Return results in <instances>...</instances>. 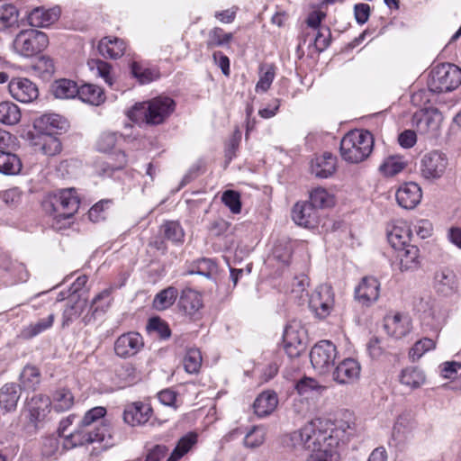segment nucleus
Instances as JSON below:
<instances>
[{"mask_svg": "<svg viewBox=\"0 0 461 461\" xmlns=\"http://www.w3.org/2000/svg\"><path fill=\"white\" fill-rule=\"evenodd\" d=\"M411 232V230L406 222L398 221L387 231L388 242L394 249L410 245Z\"/></svg>", "mask_w": 461, "mask_h": 461, "instance_id": "26", "label": "nucleus"}, {"mask_svg": "<svg viewBox=\"0 0 461 461\" xmlns=\"http://www.w3.org/2000/svg\"><path fill=\"white\" fill-rule=\"evenodd\" d=\"M59 17V10L53 8L45 10L44 8H35L28 15V21L33 27H48L55 23Z\"/></svg>", "mask_w": 461, "mask_h": 461, "instance_id": "31", "label": "nucleus"}, {"mask_svg": "<svg viewBox=\"0 0 461 461\" xmlns=\"http://www.w3.org/2000/svg\"><path fill=\"white\" fill-rule=\"evenodd\" d=\"M338 350L330 340H321L311 349L310 360L312 367L321 375L328 374L333 367Z\"/></svg>", "mask_w": 461, "mask_h": 461, "instance_id": "8", "label": "nucleus"}, {"mask_svg": "<svg viewBox=\"0 0 461 461\" xmlns=\"http://www.w3.org/2000/svg\"><path fill=\"white\" fill-rule=\"evenodd\" d=\"M20 396L19 385L14 383L5 384L0 389V408L5 412L14 411Z\"/></svg>", "mask_w": 461, "mask_h": 461, "instance_id": "29", "label": "nucleus"}, {"mask_svg": "<svg viewBox=\"0 0 461 461\" xmlns=\"http://www.w3.org/2000/svg\"><path fill=\"white\" fill-rule=\"evenodd\" d=\"M442 120L443 116L437 109L420 110L414 113L412 124L419 134L432 139L438 134Z\"/></svg>", "mask_w": 461, "mask_h": 461, "instance_id": "10", "label": "nucleus"}, {"mask_svg": "<svg viewBox=\"0 0 461 461\" xmlns=\"http://www.w3.org/2000/svg\"><path fill=\"white\" fill-rule=\"evenodd\" d=\"M339 448H325L321 452L311 454L307 461H339Z\"/></svg>", "mask_w": 461, "mask_h": 461, "instance_id": "64", "label": "nucleus"}, {"mask_svg": "<svg viewBox=\"0 0 461 461\" xmlns=\"http://www.w3.org/2000/svg\"><path fill=\"white\" fill-rule=\"evenodd\" d=\"M18 11L13 5L0 6V31H5L17 23Z\"/></svg>", "mask_w": 461, "mask_h": 461, "instance_id": "49", "label": "nucleus"}, {"mask_svg": "<svg viewBox=\"0 0 461 461\" xmlns=\"http://www.w3.org/2000/svg\"><path fill=\"white\" fill-rule=\"evenodd\" d=\"M433 287L438 295L452 297L458 293L459 280L452 269L440 268L434 274Z\"/></svg>", "mask_w": 461, "mask_h": 461, "instance_id": "14", "label": "nucleus"}, {"mask_svg": "<svg viewBox=\"0 0 461 461\" xmlns=\"http://www.w3.org/2000/svg\"><path fill=\"white\" fill-rule=\"evenodd\" d=\"M178 304L180 309L189 316L194 315L203 306L201 295L190 288L182 291Z\"/></svg>", "mask_w": 461, "mask_h": 461, "instance_id": "30", "label": "nucleus"}, {"mask_svg": "<svg viewBox=\"0 0 461 461\" xmlns=\"http://www.w3.org/2000/svg\"><path fill=\"white\" fill-rule=\"evenodd\" d=\"M107 427L101 425L95 429L84 428L80 424V429L71 432L66 436L63 441L65 448L69 449L85 444H89L96 441H103L107 433Z\"/></svg>", "mask_w": 461, "mask_h": 461, "instance_id": "11", "label": "nucleus"}, {"mask_svg": "<svg viewBox=\"0 0 461 461\" xmlns=\"http://www.w3.org/2000/svg\"><path fill=\"white\" fill-rule=\"evenodd\" d=\"M233 40L232 32H225L221 27H213L207 33L206 47L214 49L217 47H225Z\"/></svg>", "mask_w": 461, "mask_h": 461, "instance_id": "37", "label": "nucleus"}, {"mask_svg": "<svg viewBox=\"0 0 461 461\" xmlns=\"http://www.w3.org/2000/svg\"><path fill=\"white\" fill-rule=\"evenodd\" d=\"M415 428L413 419L407 413L401 414L393 428V438L399 443L404 442Z\"/></svg>", "mask_w": 461, "mask_h": 461, "instance_id": "33", "label": "nucleus"}, {"mask_svg": "<svg viewBox=\"0 0 461 461\" xmlns=\"http://www.w3.org/2000/svg\"><path fill=\"white\" fill-rule=\"evenodd\" d=\"M295 388L298 394L304 395V397H309L310 394L313 396L314 394L321 393L326 389L325 386L321 385L316 380L308 377L300 380L296 384Z\"/></svg>", "mask_w": 461, "mask_h": 461, "instance_id": "50", "label": "nucleus"}, {"mask_svg": "<svg viewBox=\"0 0 461 461\" xmlns=\"http://www.w3.org/2000/svg\"><path fill=\"white\" fill-rule=\"evenodd\" d=\"M106 413V410L104 407H95L86 412L80 424L84 428L91 429V426L104 418Z\"/></svg>", "mask_w": 461, "mask_h": 461, "instance_id": "62", "label": "nucleus"}, {"mask_svg": "<svg viewBox=\"0 0 461 461\" xmlns=\"http://www.w3.org/2000/svg\"><path fill=\"white\" fill-rule=\"evenodd\" d=\"M436 343L433 339L423 338L418 340L409 351L411 361L419 360L426 352L433 349Z\"/></svg>", "mask_w": 461, "mask_h": 461, "instance_id": "52", "label": "nucleus"}, {"mask_svg": "<svg viewBox=\"0 0 461 461\" xmlns=\"http://www.w3.org/2000/svg\"><path fill=\"white\" fill-rule=\"evenodd\" d=\"M32 69L39 77L49 78L54 73V62L50 57L41 56L32 65Z\"/></svg>", "mask_w": 461, "mask_h": 461, "instance_id": "53", "label": "nucleus"}, {"mask_svg": "<svg viewBox=\"0 0 461 461\" xmlns=\"http://www.w3.org/2000/svg\"><path fill=\"white\" fill-rule=\"evenodd\" d=\"M216 272L217 265L210 258L197 260L195 267L190 271L191 274H198L206 277H211Z\"/></svg>", "mask_w": 461, "mask_h": 461, "instance_id": "56", "label": "nucleus"}, {"mask_svg": "<svg viewBox=\"0 0 461 461\" xmlns=\"http://www.w3.org/2000/svg\"><path fill=\"white\" fill-rule=\"evenodd\" d=\"M54 320V313H50L47 318L41 319L34 323H31L24 330L25 336L32 338L49 330L52 326Z\"/></svg>", "mask_w": 461, "mask_h": 461, "instance_id": "54", "label": "nucleus"}, {"mask_svg": "<svg viewBox=\"0 0 461 461\" xmlns=\"http://www.w3.org/2000/svg\"><path fill=\"white\" fill-rule=\"evenodd\" d=\"M461 84V68L450 63L438 64L429 73L428 87L437 94L455 90Z\"/></svg>", "mask_w": 461, "mask_h": 461, "instance_id": "5", "label": "nucleus"}, {"mask_svg": "<svg viewBox=\"0 0 461 461\" xmlns=\"http://www.w3.org/2000/svg\"><path fill=\"white\" fill-rule=\"evenodd\" d=\"M292 217L296 224L305 228H312L317 223L318 212L312 203L299 202L293 208Z\"/></svg>", "mask_w": 461, "mask_h": 461, "instance_id": "22", "label": "nucleus"}, {"mask_svg": "<svg viewBox=\"0 0 461 461\" xmlns=\"http://www.w3.org/2000/svg\"><path fill=\"white\" fill-rule=\"evenodd\" d=\"M407 166L405 158L399 155L385 158L379 167V171L384 176H393L402 172Z\"/></svg>", "mask_w": 461, "mask_h": 461, "instance_id": "36", "label": "nucleus"}, {"mask_svg": "<svg viewBox=\"0 0 461 461\" xmlns=\"http://www.w3.org/2000/svg\"><path fill=\"white\" fill-rule=\"evenodd\" d=\"M330 31L328 27H321L317 33L311 38L310 41L313 42L315 49L321 52L328 48L330 42Z\"/></svg>", "mask_w": 461, "mask_h": 461, "instance_id": "58", "label": "nucleus"}, {"mask_svg": "<svg viewBox=\"0 0 461 461\" xmlns=\"http://www.w3.org/2000/svg\"><path fill=\"white\" fill-rule=\"evenodd\" d=\"M21 120V111L18 105L12 102L0 103V122L6 125H14Z\"/></svg>", "mask_w": 461, "mask_h": 461, "instance_id": "42", "label": "nucleus"}, {"mask_svg": "<svg viewBox=\"0 0 461 461\" xmlns=\"http://www.w3.org/2000/svg\"><path fill=\"white\" fill-rule=\"evenodd\" d=\"M411 327V318L401 313L387 316L384 320V329L387 334L395 339H401L409 334Z\"/></svg>", "mask_w": 461, "mask_h": 461, "instance_id": "24", "label": "nucleus"}, {"mask_svg": "<svg viewBox=\"0 0 461 461\" xmlns=\"http://www.w3.org/2000/svg\"><path fill=\"white\" fill-rule=\"evenodd\" d=\"M83 103L98 106L105 100L103 89L93 84H85L78 86V94L77 95Z\"/></svg>", "mask_w": 461, "mask_h": 461, "instance_id": "32", "label": "nucleus"}, {"mask_svg": "<svg viewBox=\"0 0 461 461\" xmlns=\"http://www.w3.org/2000/svg\"><path fill=\"white\" fill-rule=\"evenodd\" d=\"M143 346V339L140 333L127 332L115 340L114 352L118 357L127 358L135 356Z\"/></svg>", "mask_w": 461, "mask_h": 461, "instance_id": "16", "label": "nucleus"}, {"mask_svg": "<svg viewBox=\"0 0 461 461\" xmlns=\"http://www.w3.org/2000/svg\"><path fill=\"white\" fill-rule=\"evenodd\" d=\"M222 203L232 213H240L241 211L240 195L237 191L226 190L221 195Z\"/></svg>", "mask_w": 461, "mask_h": 461, "instance_id": "59", "label": "nucleus"}, {"mask_svg": "<svg viewBox=\"0 0 461 461\" xmlns=\"http://www.w3.org/2000/svg\"><path fill=\"white\" fill-rule=\"evenodd\" d=\"M275 68L272 65H264L260 67L259 80L258 81L255 90L257 93L267 92L275 78Z\"/></svg>", "mask_w": 461, "mask_h": 461, "instance_id": "48", "label": "nucleus"}, {"mask_svg": "<svg viewBox=\"0 0 461 461\" xmlns=\"http://www.w3.org/2000/svg\"><path fill=\"white\" fill-rule=\"evenodd\" d=\"M75 398L71 391L68 388L57 389L51 396V408L57 412H64L72 408Z\"/></svg>", "mask_w": 461, "mask_h": 461, "instance_id": "34", "label": "nucleus"}, {"mask_svg": "<svg viewBox=\"0 0 461 461\" xmlns=\"http://www.w3.org/2000/svg\"><path fill=\"white\" fill-rule=\"evenodd\" d=\"M98 50L104 58L116 59L124 54L126 43L122 39L104 37L99 41Z\"/></svg>", "mask_w": 461, "mask_h": 461, "instance_id": "28", "label": "nucleus"}, {"mask_svg": "<svg viewBox=\"0 0 461 461\" xmlns=\"http://www.w3.org/2000/svg\"><path fill=\"white\" fill-rule=\"evenodd\" d=\"M52 93L56 98L72 99L77 97L78 94V86L70 79H59L52 85Z\"/></svg>", "mask_w": 461, "mask_h": 461, "instance_id": "35", "label": "nucleus"}, {"mask_svg": "<svg viewBox=\"0 0 461 461\" xmlns=\"http://www.w3.org/2000/svg\"><path fill=\"white\" fill-rule=\"evenodd\" d=\"M152 408L149 403L134 402L128 403L123 411L124 421L134 427L143 425L149 421L152 415Z\"/></svg>", "mask_w": 461, "mask_h": 461, "instance_id": "18", "label": "nucleus"}, {"mask_svg": "<svg viewBox=\"0 0 461 461\" xmlns=\"http://www.w3.org/2000/svg\"><path fill=\"white\" fill-rule=\"evenodd\" d=\"M374 147V138L370 131L353 130L340 141V155L348 163H360L366 159Z\"/></svg>", "mask_w": 461, "mask_h": 461, "instance_id": "4", "label": "nucleus"}, {"mask_svg": "<svg viewBox=\"0 0 461 461\" xmlns=\"http://www.w3.org/2000/svg\"><path fill=\"white\" fill-rule=\"evenodd\" d=\"M39 123L42 125L47 135H53L67 127V122L60 115L55 113L42 115Z\"/></svg>", "mask_w": 461, "mask_h": 461, "instance_id": "43", "label": "nucleus"}, {"mask_svg": "<svg viewBox=\"0 0 461 461\" xmlns=\"http://www.w3.org/2000/svg\"><path fill=\"white\" fill-rule=\"evenodd\" d=\"M311 202L313 207L317 208H327L334 204V196L328 193V191L322 187H317L313 189L310 194Z\"/></svg>", "mask_w": 461, "mask_h": 461, "instance_id": "47", "label": "nucleus"}, {"mask_svg": "<svg viewBox=\"0 0 461 461\" xmlns=\"http://www.w3.org/2000/svg\"><path fill=\"white\" fill-rule=\"evenodd\" d=\"M8 89L10 95L21 103H31L39 95L37 86L24 77L13 78L9 82Z\"/></svg>", "mask_w": 461, "mask_h": 461, "instance_id": "17", "label": "nucleus"}, {"mask_svg": "<svg viewBox=\"0 0 461 461\" xmlns=\"http://www.w3.org/2000/svg\"><path fill=\"white\" fill-rule=\"evenodd\" d=\"M112 301V288H106L95 295L89 304L94 317L95 318L99 312H105L111 306Z\"/></svg>", "mask_w": 461, "mask_h": 461, "instance_id": "45", "label": "nucleus"}, {"mask_svg": "<svg viewBox=\"0 0 461 461\" xmlns=\"http://www.w3.org/2000/svg\"><path fill=\"white\" fill-rule=\"evenodd\" d=\"M165 238L174 243H183L185 232L177 221H167L162 226Z\"/></svg>", "mask_w": 461, "mask_h": 461, "instance_id": "51", "label": "nucleus"}, {"mask_svg": "<svg viewBox=\"0 0 461 461\" xmlns=\"http://www.w3.org/2000/svg\"><path fill=\"white\" fill-rule=\"evenodd\" d=\"M395 260L401 271H412L420 267V249L414 245L395 249Z\"/></svg>", "mask_w": 461, "mask_h": 461, "instance_id": "23", "label": "nucleus"}, {"mask_svg": "<svg viewBox=\"0 0 461 461\" xmlns=\"http://www.w3.org/2000/svg\"><path fill=\"white\" fill-rule=\"evenodd\" d=\"M77 321L86 326L95 321V317L86 297L70 294L62 312L61 327H69Z\"/></svg>", "mask_w": 461, "mask_h": 461, "instance_id": "7", "label": "nucleus"}, {"mask_svg": "<svg viewBox=\"0 0 461 461\" xmlns=\"http://www.w3.org/2000/svg\"><path fill=\"white\" fill-rule=\"evenodd\" d=\"M79 203L77 191L68 188L47 194L42 207L46 213L53 217L52 226L61 229L63 225H59L60 221L70 219L77 212Z\"/></svg>", "mask_w": 461, "mask_h": 461, "instance_id": "2", "label": "nucleus"}, {"mask_svg": "<svg viewBox=\"0 0 461 461\" xmlns=\"http://www.w3.org/2000/svg\"><path fill=\"white\" fill-rule=\"evenodd\" d=\"M361 365L352 357L340 361L332 371V380L340 385H350L360 378Z\"/></svg>", "mask_w": 461, "mask_h": 461, "instance_id": "13", "label": "nucleus"}, {"mask_svg": "<svg viewBox=\"0 0 461 461\" xmlns=\"http://www.w3.org/2000/svg\"><path fill=\"white\" fill-rule=\"evenodd\" d=\"M41 150L44 155L54 156L60 152L61 143L53 135H46L42 138Z\"/></svg>", "mask_w": 461, "mask_h": 461, "instance_id": "61", "label": "nucleus"}, {"mask_svg": "<svg viewBox=\"0 0 461 461\" xmlns=\"http://www.w3.org/2000/svg\"><path fill=\"white\" fill-rule=\"evenodd\" d=\"M380 283L373 276H366L355 290L356 299L363 305L369 306L379 298Z\"/></svg>", "mask_w": 461, "mask_h": 461, "instance_id": "20", "label": "nucleus"}, {"mask_svg": "<svg viewBox=\"0 0 461 461\" xmlns=\"http://www.w3.org/2000/svg\"><path fill=\"white\" fill-rule=\"evenodd\" d=\"M178 296V291L174 286H168L158 293L153 299V307L163 311L174 304Z\"/></svg>", "mask_w": 461, "mask_h": 461, "instance_id": "40", "label": "nucleus"}, {"mask_svg": "<svg viewBox=\"0 0 461 461\" xmlns=\"http://www.w3.org/2000/svg\"><path fill=\"white\" fill-rule=\"evenodd\" d=\"M336 160V157L329 152L316 157L315 159L312 161V173L320 178L330 176L335 172Z\"/></svg>", "mask_w": 461, "mask_h": 461, "instance_id": "25", "label": "nucleus"}, {"mask_svg": "<svg viewBox=\"0 0 461 461\" xmlns=\"http://www.w3.org/2000/svg\"><path fill=\"white\" fill-rule=\"evenodd\" d=\"M447 167V158L442 152L434 150L426 153L420 161V173L426 179L440 178Z\"/></svg>", "mask_w": 461, "mask_h": 461, "instance_id": "12", "label": "nucleus"}, {"mask_svg": "<svg viewBox=\"0 0 461 461\" xmlns=\"http://www.w3.org/2000/svg\"><path fill=\"white\" fill-rule=\"evenodd\" d=\"M278 404V398L275 392L265 391L255 400L253 408L257 416L263 418L271 414Z\"/></svg>", "mask_w": 461, "mask_h": 461, "instance_id": "27", "label": "nucleus"}, {"mask_svg": "<svg viewBox=\"0 0 461 461\" xmlns=\"http://www.w3.org/2000/svg\"><path fill=\"white\" fill-rule=\"evenodd\" d=\"M131 74L140 84H148L155 80L158 75L149 68H142L138 62H132Z\"/></svg>", "mask_w": 461, "mask_h": 461, "instance_id": "57", "label": "nucleus"}, {"mask_svg": "<svg viewBox=\"0 0 461 461\" xmlns=\"http://www.w3.org/2000/svg\"><path fill=\"white\" fill-rule=\"evenodd\" d=\"M398 204L407 210L415 208L421 201L422 191L419 185L409 182L402 185L395 194Z\"/></svg>", "mask_w": 461, "mask_h": 461, "instance_id": "21", "label": "nucleus"}, {"mask_svg": "<svg viewBox=\"0 0 461 461\" xmlns=\"http://www.w3.org/2000/svg\"><path fill=\"white\" fill-rule=\"evenodd\" d=\"M49 45L48 36L36 29L23 30L13 41V50L21 57L31 58L43 51Z\"/></svg>", "mask_w": 461, "mask_h": 461, "instance_id": "6", "label": "nucleus"}, {"mask_svg": "<svg viewBox=\"0 0 461 461\" xmlns=\"http://www.w3.org/2000/svg\"><path fill=\"white\" fill-rule=\"evenodd\" d=\"M176 104L167 96H158L149 101L136 104L128 113L131 120L149 124L162 123L175 110Z\"/></svg>", "mask_w": 461, "mask_h": 461, "instance_id": "3", "label": "nucleus"}, {"mask_svg": "<svg viewBox=\"0 0 461 461\" xmlns=\"http://www.w3.org/2000/svg\"><path fill=\"white\" fill-rule=\"evenodd\" d=\"M197 436L194 433H188L182 437L167 461H178L181 459L196 443Z\"/></svg>", "mask_w": 461, "mask_h": 461, "instance_id": "41", "label": "nucleus"}, {"mask_svg": "<svg viewBox=\"0 0 461 461\" xmlns=\"http://www.w3.org/2000/svg\"><path fill=\"white\" fill-rule=\"evenodd\" d=\"M118 135L114 132H104L100 135L96 146L101 152H109L116 145Z\"/></svg>", "mask_w": 461, "mask_h": 461, "instance_id": "63", "label": "nucleus"}, {"mask_svg": "<svg viewBox=\"0 0 461 461\" xmlns=\"http://www.w3.org/2000/svg\"><path fill=\"white\" fill-rule=\"evenodd\" d=\"M400 382L411 389H416L424 384L425 375L417 367H406L401 372Z\"/></svg>", "mask_w": 461, "mask_h": 461, "instance_id": "38", "label": "nucleus"}, {"mask_svg": "<svg viewBox=\"0 0 461 461\" xmlns=\"http://www.w3.org/2000/svg\"><path fill=\"white\" fill-rule=\"evenodd\" d=\"M283 339L285 350L290 357L300 356L304 349V330L295 321L285 326Z\"/></svg>", "mask_w": 461, "mask_h": 461, "instance_id": "15", "label": "nucleus"}, {"mask_svg": "<svg viewBox=\"0 0 461 461\" xmlns=\"http://www.w3.org/2000/svg\"><path fill=\"white\" fill-rule=\"evenodd\" d=\"M21 169V159L15 154L0 149V173L16 175L20 173Z\"/></svg>", "mask_w": 461, "mask_h": 461, "instance_id": "39", "label": "nucleus"}, {"mask_svg": "<svg viewBox=\"0 0 461 461\" xmlns=\"http://www.w3.org/2000/svg\"><path fill=\"white\" fill-rule=\"evenodd\" d=\"M334 293L332 287L327 284L320 285L312 293L309 299V307L319 319H325L334 308Z\"/></svg>", "mask_w": 461, "mask_h": 461, "instance_id": "9", "label": "nucleus"}, {"mask_svg": "<svg viewBox=\"0 0 461 461\" xmlns=\"http://www.w3.org/2000/svg\"><path fill=\"white\" fill-rule=\"evenodd\" d=\"M355 433V422L350 413L335 424L328 420L314 419L284 438L286 447L297 451H309L312 454L325 448L344 446Z\"/></svg>", "mask_w": 461, "mask_h": 461, "instance_id": "1", "label": "nucleus"}, {"mask_svg": "<svg viewBox=\"0 0 461 461\" xmlns=\"http://www.w3.org/2000/svg\"><path fill=\"white\" fill-rule=\"evenodd\" d=\"M50 408V397L42 394L34 395L28 401L26 405L27 418L36 427L39 422L45 419Z\"/></svg>", "mask_w": 461, "mask_h": 461, "instance_id": "19", "label": "nucleus"}, {"mask_svg": "<svg viewBox=\"0 0 461 461\" xmlns=\"http://www.w3.org/2000/svg\"><path fill=\"white\" fill-rule=\"evenodd\" d=\"M202 354L198 348H192L186 350L183 359V365L185 372L188 374H196L202 366Z\"/></svg>", "mask_w": 461, "mask_h": 461, "instance_id": "46", "label": "nucleus"}, {"mask_svg": "<svg viewBox=\"0 0 461 461\" xmlns=\"http://www.w3.org/2000/svg\"><path fill=\"white\" fill-rule=\"evenodd\" d=\"M266 439V429L263 427H254L247 433L244 438V444L248 447H258L264 443Z\"/></svg>", "mask_w": 461, "mask_h": 461, "instance_id": "55", "label": "nucleus"}, {"mask_svg": "<svg viewBox=\"0 0 461 461\" xmlns=\"http://www.w3.org/2000/svg\"><path fill=\"white\" fill-rule=\"evenodd\" d=\"M22 386L27 390H35L41 383V373L34 366H26L20 375Z\"/></svg>", "mask_w": 461, "mask_h": 461, "instance_id": "44", "label": "nucleus"}, {"mask_svg": "<svg viewBox=\"0 0 461 461\" xmlns=\"http://www.w3.org/2000/svg\"><path fill=\"white\" fill-rule=\"evenodd\" d=\"M292 255V245L289 241H279L273 249V258L283 264H288Z\"/></svg>", "mask_w": 461, "mask_h": 461, "instance_id": "60", "label": "nucleus"}]
</instances>
